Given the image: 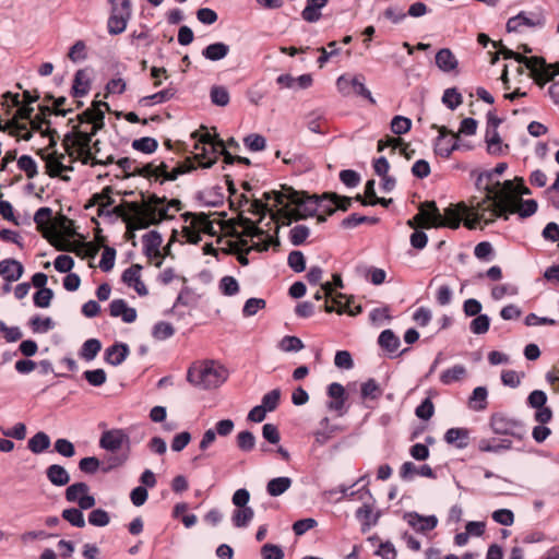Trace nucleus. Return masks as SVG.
I'll use <instances>...</instances> for the list:
<instances>
[{
	"label": "nucleus",
	"mask_w": 559,
	"mask_h": 559,
	"mask_svg": "<svg viewBox=\"0 0 559 559\" xmlns=\"http://www.w3.org/2000/svg\"><path fill=\"white\" fill-rule=\"evenodd\" d=\"M237 447L242 452H250L254 449L255 437L249 430L240 431L236 438Z\"/></svg>",
	"instance_id": "obj_52"
},
{
	"label": "nucleus",
	"mask_w": 559,
	"mask_h": 559,
	"mask_svg": "<svg viewBox=\"0 0 559 559\" xmlns=\"http://www.w3.org/2000/svg\"><path fill=\"white\" fill-rule=\"evenodd\" d=\"M116 260V249L109 246L104 248L102 259L99 261V267L104 272H109L114 269Z\"/></svg>",
	"instance_id": "obj_61"
},
{
	"label": "nucleus",
	"mask_w": 559,
	"mask_h": 559,
	"mask_svg": "<svg viewBox=\"0 0 559 559\" xmlns=\"http://www.w3.org/2000/svg\"><path fill=\"white\" fill-rule=\"evenodd\" d=\"M490 328V318L488 314L480 313L476 316L469 323L472 333L481 335L488 332Z\"/></svg>",
	"instance_id": "obj_49"
},
{
	"label": "nucleus",
	"mask_w": 559,
	"mask_h": 559,
	"mask_svg": "<svg viewBox=\"0 0 559 559\" xmlns=\"http://www.w3.org/2000/svg\"><path fill=\"white\" fill-rule=\"evenodd\" d=\"M143 252L147 258L159 255V247L163 242L162 235L157 230H151L143 235Z\"/></svg>",
	"instance_id": "obj_19"
},
{
	"label": "nucleus",
	"mask_w": 559,
	"mask_h": 559,
	"mask_svg": "<svg viewBox=\"0 0 559 559\" xmlns=\"http://www.w3.org/2000/svg\"><path fill=\"white\" fill-rule=\"evenodd\" d=\"M166 198L163 197H157L156 194H153L151 198H150V202L156 207V210L158 211V218H156L155 216L153 217V219L151 221V224H156L158 223L159 221H163V219H171L174 216L171 215H168V205L164 206V204L166 203Z\"/></svg>",
	"instance_id": "obj_45"
},
{
	"label": "nucleus",
	"mask_w": 559,
	"mask_h": 559,
	"mask_svg": "<svg viewBox=\"0 0 559 559\" xmlns=\"http://www.w3.org/2000/svg\"><path fill=\"white\" fill-rule=\"evenodd\" d=\"M499 191L495 192L489 186L485 187L487 197L479 202L474 211L469 214L471 218L465 222L468 229H475L477 225L484 223L489 225L498 217L509 219V214L515 212V207L520 204L518 214L521 218H527L534 215L537 211L538 204L535 200H523L516 193L514 181L506 180L502 183L496 182Z\"/></svg>",
	"instance_id": "obj_1"
},
{
	"label": "nucleus",
	"mask_w": 559,
	"mask_h": 559,
	"mask_svg": "<svg viewBox=\"0 0 559 559\" xmlns=\"http://www.w3.org/2000/svg\"><path fill=\"white\" fill-rule=\"evenodd\" d=\"M83 377L92 386H102L107 380V374L102 368L86 370L83 372Z\"/></svg>",
	"instance_id": "obj_57"
},
{
	"label": "nucleus",
	"mask_w": 559,
	"mask_h": 559,
	"mask_svg": "<svg viewBox=\"0 0 559 559\" xmlns=\"http://www.w3.org/2000/svg\"><path fill=\"white\" fill-rule=\"evenodd\" d=\"M485 142L487 143V152L490 155H499L502 152L501 138L498 130H486Z\"/></svg>",
	"instance_id": "obj_44"
},
{
	"label": "nucleus",
	"mask_w": 559,
	"mask_h": 559,
	"mask_svg": "<svg viewBox=\"0 0 559 559\" xmlns=\"http://www.w3.org/2000/svg\"><path fill=\"white\" fill-rule=\"evenodd\" d=\"M109 314L114 318H121L124 323H133L138 318L135 308L129 307L122 298L114 299L109 304Z\"/></svg>",
	"instance_id": "obj_13"
},
{
	"label": "nucleus",
	"mask_w": 559,
	"mask_h": 559,
	"mask_svg": "<svg viewBox=\"0 0 559 559\" xmlns=\"http://www.w3.org/2000/svg\"><path fill=\"white\" fill-rule=\"evenodd\" d=\"M310 235V229L306 225H296L289 230V241L298 247L305 243Z\"/></svg>",
	"instance_id": "obj_51"
},
{
	"label": "nucleus",
	"mask_w": 559,
	"mask_h": 559,
	"mask_svg": "<svg viewBox=\"0 0 559 559\" xmlns=\"http://www.w3.org/2000/svg\"><path fill=\"white\" fill-rule=\"evenodd\" d=\"M412 128V120L404 116H395L391 121V131L396 135L407 133Z\"/></svg>",
	"instance_id": "obj_56"
},
{
	"label": "nucleus",
	"mask_w": 559,
	"mask_h": 559,
	"mask_svg": "<svg viewBox=\"0 0 559 559\" xmlns=\"http://www.w3.org/2000/svg\"><path fill=\"white\" fill-rule=\"evenodd\" d=\"M408 524L417 532L424 533L432 531L437 526L438 520L435 515L421 516L417 513H409Z\"/></svg>",
	"instance_id": "obj_23"
},
{
	"label": "nucleus",
	"mask_w": 559,
	"mask_h": 559,
	"mask_svg": "<svg viewBox=\"0 0 559 559\" xmlns=\"http://www.w3.org/2000/svg\"><path fill=\"white\" fill-rule=\"evenodd\" d=\"M91 90V80L85 69H80L75 72L71 94L73 97H83Z\"/></svg>",
	"instance_id": "obj_18"
},
{
	"label": "nucleus",
	"mask_w": 559,
	"mask_h": 559,
	"mask_svg": "<svg viewBox=\"0 0 559 559\" xmlns=\"http://www.w3.org/2000/svg\"><path fill=\"white\" fill-rule=\"evenodd\" d=\"M46 475L49 481L56 487L66 486L70 480V475L67 469L59 465L52 464L47 467Z\"/></svg>",
	"instance_id": "obj_28"
},
{
	"label": "nucleus",
	"mask_w": 559,
	"mask_h": 559,
	"mask_svg": "<svg viewBox=\"0 0 559 559\" xmlns=\"http://www.w3.org/2000/svg\"><path fill=\"white\" fill-rule=\"evenodd\" d=\"M377 342L390 356L395 353L401 345L400 337L391 329L383 330L378 336Z\"/></svg>",
	"instance_id": "obj_26"
},
{
	"label": "nucleus",
	"mask_w": 559,
	"mask_h": 559,
	"mask_svg": "<svg viewBox=\"0 0 559 559\" xmlns=\"http://www.w3.org/2000/svg\"><path fill=\"white\" fill-rule=\"evenodd\" d=\"M379 223L378 217L359 215L358 213H352L341 222V226L345 229H352L360 224L376 225Z\"/></svg>",
	"instance_id": "obj_34"
},
{
	"label": "nucleus",
	"mask_w": 559,
	"mask_h": 559,
	"mask_svg": "<svg viewBox=\"0 0 559 559\" xmlns=\"http://www.w3.org/2000/svg\"><path fill=\"white\" fill-rule=\"evenodd\" d=\"M100 349V341L97 338H90L83 343L80 349V356L86 361H91L97 356Z\"/></svg>",
	"instance_id": "obj_42"
},
{
	"label": "nucleus",
	"mask_w": 559,
	"mask_h": 559,
	"mask_svg": "<svg viewBox=\"0 0 559 559\" xmlns=\"http://www.w3.org/2000/svg\"><path fill=\"white\" fill-rule=\"evenodd\" d=\"M435 414V405L430 397H426L416 407L415 415L421 420H429Z\"/></svg>",
	"instance_id": "obj_60"
},
{
	"label": "nucleus",
	"mask_w": 559,
	"mask_h": 559,
	"mask_svg": "<svg viewBox=\"0 0 559 559\" xmlns=\"http://www.w3.org/2000/svg\"><path fill=\"white\" fill-rule=\"evenodd\" d=\"M130 348L127 343L115 342L107 347L104 354V360L111 366H120L129 356Z\"/></svg>",
	"instance_id": "obj_14"
},
{
	"label": "nucleus",
	"mask_w": 559,
	"mask_h": 559,
	"mask_svg": "<svg viewBox=\"0 0 559 559\" xmlns=\"http://www.w3.org/2000/svg\"><path fill=\"white\" fill-rule=\"evenodd\" d=\"M324 200L323 194L321 197L317 194L308 195L305 192L299 193L298 191L289 188L288 201L297 207L296 221L314 216L318 209L323 206Z\"/></svg>",
	"instance_id": "obj_7"
},
{
	"label": "nucleus",
	"mask_w": 559,
	"mask_h": 559,
	"mask_svg": "<svg viewBox=\"0 0 559 559\" xmlns=\"http://www.w3.org/2000/svg\"><path fill=\"white\" fill-rule=\"evenodd\" d=\"M110 14L107 20V31L110 35L122 34L132 16L130 0H109Z\"/></svg>",
	"instance_id": "obj_5"
},
{
	"label": "nucleus",
	"mask_w": 559,
	"mask_h": 559,
	"mask_svg": "<svg viewBox=\"0 0 559 559\" xmlns=\"http://www.w3.org/2000/svg\"><path fill=\"white\" fill-rule=\"evenodd\" d=\"M175 328L166 321H158L152 328V336L157 341H165L174 336Z\"/></svg>",
	"instance_id": "obj_41"
},
{
	"label": "nucleus",
	"mask_w": 559,
	"mask_h": 559,
	"mask_svg": "<svg viewBox=\"0 0 559 559\" xmlns=\"http://www.w3.org/2000/svg\"><path fill=\"white\" fill-rule=\"evenodd\" d=\"M329 0H307L301 11V17L308 23H316L321 19L320 10L328 4Z\"/></svg>",
	"instance_id": "obj_24"
},
{
	"label": "nucleus",
	"mask_w": 559,
	"mask_h": 559,
	"mask_svg": "<svg viewBox=\"0 0 559 559\" xmlns=\"http://www.w3.org/2000/svg\"><path fill=\"white\" fill-rule=\"evenodd\" d=\"M129 442V436L123 429L106 430L99 439V447L106 451L116 452Z\"/></svg>",
	"instance_id": "obj_9"
},
{
	"label": "nucleus",
	"mask_w": 559,
	"mask_h": 559,
	"mask_svg": "<svg viewBox=\"0 0 559 559\" xmlns=\"http://www.w3.org/2000/svg\"><path fill=\"white\" fill-rule=\"evenodd\" d=\"M265 306H266V301L264 299L251 297L246 300L243 308H242V314H243V317H252L259 310L264 309Z\"/></svg>",
	"instance_id": "obj_59"
},
{
	"label": "nucleus",
	"mask_w": 559,
	"mask_h": 559,
	"mask_svg": "<svg viewBox=\"0 0 559 559\" xmlns=\"http://www.w3.org/2000/svg\"><path fill=\"white\" fill-rule=\"evenodd\" d=\"M355 516L361 524V532L367 533L378 523L380 513L374 512L373 502L365 501L362 506L356 510Z\"/></svg>",
	"instance_id": "obj_12"
},
{
	"label": "nucleus",
	"mask_w": 559,
	"mask_h": 559,
	"mask_svg": "<svg viewBox=\"0 0 559 559\" xmlns=\"http://www.w3.org/2000/svg\"><path fill=\"white\" fill-rule=\"evenodd\" d=\"M438 129L439 135L435 141V153L443 158H449L454 151L461 150V140L459 134L448 130L447 127L433 124Z\"/></svg>",
	"instance_id": "obj_8"
},
{
	"label": "nucleus",
	"mask_w": 559,
	"mask_h": 559,
	"mask_svg": "<svg viewBox=\"0 0 559 559\" xmlns=\"http://www.w3.org/2000/svg\"><path fill=\"white\" fill-rule=\"evenodd\" d=\"M246 147L252 152H260L265 148L266 140L263 135L251 133L243 139Z\"/></svg>",
	"instance_id": "obj_63"
},
{
	"label": "nucleus",
	"mask_w": 559,
	"mask_h": 559,
	"mask_svg": "<svg viewBox=\"0 0 559 559\" xmlns=\"http://www.w3.org/2000/svg\"><path fill=\"white\" fill-rule=\"evenodd\" d=\"M86 491H66V499L69 502H78L83 510L91 509L95 504V498L86 495Z\"/></svg>",
	"instance_id": "obj_37"
},
{
	"label": "nucleus",
	"mask_w": 559,
	"mask_h": 559,
	"mask_svg": "<svg viewBox=\"0 0 559 559\" xmlns=\"http://www.w3.org/2000/svg\"><path fill=\"white\" fill-rule=\"evenodd\" d=\"M382 395V389L373 378H369L360 385V396L362 400H378Z\"/></svg>",
	"instance_id": "obj_38"
},
{
	"label": "nucleus",
	"mask_w": 559,
	"mask_h": 559,
	"mask_svg": "<svg viewBox=\"0 0 559 559\" xmlns=\"http://www.w3.org/2000/svg\"><path fill=\"white\" fill-rule=\"evenodd\" d=\"M53 298V290L51 288H43L33 295L34 306L37 308H48Z\"/></svg>",
	"instance_id": "obj_55"
},
{
	"label": "nucleus",
	"mask_w": 559,
	"mask_h": 559,
	"mask_svg": "<svg viewBox=\"0 0 559 559\" xmlns=\"http://www.w3.org/2000/svg\"><path fill=\"white\" fill-rule=\"evenodd\" d=\"M176 92L177 91L175 87L169 86V87L164 88V90H162L157 93H154L152 95L141 97L139 99V105L147 107V106H152L154 104H162V103L168 102L175 97Z\"/></svg>",
	"instance_id": "obj_25"
},
{
	"label": "nucleus",
	"mask_w": 559,
	"mask_h": 559,
	"mask_svg": "<svg viewBox=\"0 0 559 559\" xmlns=\"http://www.w3.org/2000/svg\"><path fill=\"white\" fill-rule=\"evenodd\" d=\"M81 122L92 124L91 131L87 133L93 138L104 127L105 112L104 110H85L79 116Z\"/></svg>",
	"instance_id": "obj_22"
},
{
	"label": "nucleus",
	"mask_w": 559,
	"mask_h": 559,
	"mask_svg": "<svg viewBox=\"0 0 559 559\" xmlns=\"http://www.w3.org/2000/svg\"><path fill=\"white\" fill-rule=\"evenodd\" d=\"M530 70V75L534 79L535 83L540 87L551 81L556 73L551 71V64L547 63L544 59V63H536L531 67H526Z\"/></svg>",
	"instance_id": "obj_17"
},
{
	"label": "nucleus",
	"mask_w": 559,
	"mask_h": 559,
	"mask_svg": "<svg viewBox=\"0 0 559 559\" xmlns=\"http://www.w3.org/2000/svg\"><path fill=\"white\" fill-rule=\"evenodd\" d=\"M328 395L332 399L328 402L326 407L330 411H335L338 415H344L346 413L345 402L347 399V394L345 392L344 386L338 382H333L328 386Z\"/></svg>",
	"instance_id": "obj_11"
},
{
	"label": "nucleus",
	"mask_w": 559,
	"mask_h": 559,
	"mask_svg": "<svg viewBox=\"0 0 559 559\" xmlns=\"http://www.w3.org/2000/svg\"><path fill=\"white\" fill-rule=\"evenodd\" d=\"M352 94L367 99L371 105H376V99L371 92L365 85V76L357 74L352 78Z\"/></svg>",
	"instance_id": "obj_31"
},
{
	"label": "nucleus",
	"mask_w": 559,
	"mask_h": 559,
	"mask_svg": "<svg viewBox=\"0 0 559 559\" xmlns=\"http://www.w3.org/2000/svg\"><path fill=\"white\" fill-rule=\"evenodd\" d=\"M253 510L250 507L236 509L233 513V523L236 527H245L253 519Z\"/></svg>",
	"instance_id": "obj_50"
},
{
	"label": "nucleus",
	"mask_w": 559,
	"mask_h": 559,
	"mask_svg": "<svg viewBox=\"0 0 559 559\" xmlns=\"http://www.w3.org/2000/svg\"><path fill=\"white\" fill-rule=\"evenodd\" d=\"M228 378V370L215 361H205L203 366H191L187 372V380L192 385L203 390L215 389Z\"/></svg>",
	"instance_id": "obj_4"
},
{
	"label": "nucleus",
	"mask_w": 559,
	"mask_h": 559,
	"mask_svg": "<svg viewBox=\"0 0 559 559\" xmlns=\"http://www.w3.org/2000/svg\"><path fill=\"white\" fill-rule=\"evenodd\" d=\"M466 376V368L463 365H455L448 368L440 374V381L444 385H450L462 380Z\"/></svg>",
	"instance_id": "obj_33"
},
{
	"label": "nucleus",
	"mask_w": 559,
	"mask_h": 559,
	"mask_svg": "<svg viewBox=\"0 0 559 559\" xmlns=\"http://www.w3.org/2000/svg\"><path fill=\"white\" fill-rule=\"evenodd\" d=\"M444 441L457 449H465L469 444V431L466 428H450L444 433Z\"/></svg>",
	"instance_id": "obj_20"
},
{
	"label": "nucleus",
	"mask_w": 559,
	"mask_h": 559,
	"mask_svg": "<svg viewBox=\"0 0 559 559\" xmlns=\"http://www.w3.org/2000/svg\"><path fill=\"white\" fill-rule=\"evenodd\" d=\"M211 103L218 107H225L230 102V95L226 86L213 85L210 90Z\"/></svg>",
	"instance_id": "obj_36"
},
{
	"label": "nucleus",
	"mask_w": 559,
	"mask_h": 559,
	"mask_svg": "<svg viewBox=\"0 0 559 559\" xmlns=\"http://www.w3.org/2000/svg\"><path fill=\"white\" fill-rule=\"evenodd\" d=\"M24 273L23 264L12 258L0 261V276L8 283L19 281Z\"/></svg>",
	"instance_id": "obj_15"
},
{
	"label": "nucleus",
	"mask_w": 559,
	"mask_h": 559,
	"mask_svg": "<svg viewBox=\"0 0 559 559\" xmlns=\"http://www.w3.org/2000/svg\"><path fill=\"white\" fill-rule=\"evenodd\" d=\"M219 289L225 296H234L239 292V284L234 276L226 275L219 281Z\"/></svg>",
	"instance_id": "obj_62"
},
{
	"label": "nucleus",
	"mask_w": 559,
	"mask_h": 559,
	"mask_svg": "<svg viewBox=\"0 0 559 559\" xmlns=\"http://www.w3.org/2000/svg\"><path fill=\"white\" fill-rule=\"evenodd\" d=\"M442 103L451 110L456 109L462 103V94L456 87L447 88L442 95Z\"/></svg>",
	"instance_id": "obj_48"
},
{
	"label": "nucleus",
	"mask_w": 559,
	"mask_h": 559,
	"mask_svg": "<svg viewBox=\"0 0 559 559\" xmlns=\"http://www.w3.org/2000/svg\"><path fill=\"white\" fill-rule=\"evenodd\" d=\"M28 326L33 333H47L55 328V321L50 317L34 316L29 319Z\"/></svg>",
	"instance_id": "obj_40"
},
{
	"label": "nucleus",
	"mask_w": 559,
	"mask_h": 559,
	"mask_svg": "<svg viewBox=\"0 0 559 559\" xmlns=\"http://www.w3.org/2000/svg\"><path fill=\"white\" fill-rule=\"evenodd\" d=\"M191 136L197 140L194 150L201 151L194 155V158L205 159L200 164L202 168H211L219 156L224 157V163L227 165L236 163L237 155H233L226 150L225 141L219 139L217 134L213 136L207 131L203 133L194 131Z\"/></svg>",
	"instance_id": "obj_3"
},
{
	"label": "nucleus",
	"mask_w": 559,
	"mask_h": 559,
	"mask_svg": "<svg viewBox=\"0 0 559 559\" xmlns=\"http://www.w3.org/2000/svg\"><path fill=\"white\" fill-rule=\"evenodd\" d=\"M489 425L496 435L510 436L518 440H523L526 435L525 426L521 420L508 417L502 413L492 414Z\"/></svg>",
	"instance_id": "obj_6"
},
{
	"label": "nucleus",
	"mask_w": 559,
	"mask_h": 559,
	"mask_svg": "<svg viewBox=\"0 0 559 559\" xmlns=\"http://www.w3.org/2000/svg\"><path fill=\"white\" fill-rule=\"evenodd\" d=\"M281 400V390L273 389L262 397L261 406L265 408L266 412H273L277 408Z\"/></svg>",
	"instance_id": "obj_58"
},
{
	"label": "nucleus",
	"mask_w": 559,
	"mask_h": 559,
	"mask_svg": "<svg viewBox=\"0 0 559 559\" xmlns=\"http://www.w3.org/2000/svg\"><path fill=\"white\" fill-rule=\"evenodd\" d=\"M436 64L443 72H451L457 68V59L449 48H442L436 53Z\"/></svg>",
	"instance_id": "obj_27"
},
{
	"label": "nucleus",
	"mask_w": 559,
	"mask_h": 559,
	"mask_svg": "<svg viewBox=\"0 0 559 559\" xmlns=\"http://www.w3.org/2000/svg\"><path fill=\"white\" fill-rule=\"evenodd\" d=\"M229 52V46L222 41H216L207 45L202 50V56L210 61H219L224 59Z\"/></svg>",
	"instance_id": "obj_29"
},
{
	"label": "nucleus",
	"mask_w": 559,
	"mask_h": 559,
	"mask_svg": "<svg viewBox=\"0 0 559 559\" xmlns=\"http://www.w3.org/2000/svg\"><path fill=\"white\" fill-rule=\"evenodd\" d=\"M500 52L503 55L504 59H513L516 62H519L520 64H524L525 67H531L536 63H544L543 57H537V56L526 57L524 55L515 52V51H513L507 47H503V46H502Z\"/></svg>",
	"instance_id": "obj_32"
},
{
	"label": "nucleus",
	"mask_w": 559,
	"mask_h": 559,
	"mask_svg": "<svg viewBox=\"0 0 559 559\" xmlns=\"http://www.w3.org/2000/svg\"><path fill=\"white\" fill-rule=\"evenodd\" d=\"M400 476L404 480H412L416 476H424L428 478L436 477L433 469L429 465L424 464L420 467H417L413 462H405L402 464Z\"/></svg>",
	"instance_id": "obj_16"
},
{
	"label": "nucleus",
	"mask_w": 559,
	"mask_h": 559,
	"mask_svg": "<svg viewBox=\"0 0 559 559\" xmlns=\"http://www.w3.org/2000/svg\"><path fill=\"white\" fill-rule=\"evenodd\" d=\"M17 167L26 174L28 179H33L38 175L37 163L31 155L20 156Z\"/></svg>",
	"instance_id": "obj_46"
},
{
	"label": "nucleus",
	"mask_w": 559,
	"mask_h": 559,
	"mask_svg": "<svg viewBox=\"0 0 559 559\" xmlns=\"http://www.w3.org/2000/svg\"><path fill=\"white\" fill-rule=\"evenodd\" d=\"M131 146L133 150L144 153V154H152L154 153L158 147V142L156 139L151 136H143L140 139H135L132 141Z\"/></svg>",
	"instance_id": "obj_43"
},
{
	"label": "nucleus",
	"mask_w": 559,
	"mask_h": 559,
	"mask_svg": "<svg viewBox=\"0 0 559 559\" xmlns=\"http://www.w3.org/2000/svg\"><path fill=\"white\" fill-rule=\"evenodd\" d=\"M262 559H283V549L274 544H264L261 548Z\"/></svg>",
	"instance_id": "obj_64"
},
{
	"label": "nucleus",
	"mask_w": 559,
	"mask_h": 559,
	"mask_svg": "<svg viewBox=\"0 0 559 559\" xmlns=\"http://www.w3.org/2000/svg\"><path fill=\"white\" fill-rule=\"evenodd\" d=\"M461 209L465 210V204L462 203L457 206L451 204L444 210V214L442 215L435 201H426L420 204L419 213L414 219L419 222L423 228L448 227L457 229L462 222Z\"/></svg>",
	"instance_id": "obj_2"
},
{
	"label": "nucleus",
	"mask_w": 559,
	"mask_h": 559,
	"mask_svg": "<svg viewBox=\"0 0 559 559\" xmlns=\"http://www.w3.org/2000/svg\"><path fill=\"white\" fill-rule=\"evenodd\" d=\"M81 122L92 124L91 131L87 133L93 138L104 127L105 112L104 110H85L79 116Z\"/></svg>",
	"instance_id": "obj_21"
},
{
	"label": "nucleus",
	"mask_w": 559,
	"mask_h": 559,
	"mask_svg": "<svg viewBox=\"0 0 559 559\" xmlns=\"http://www.w3.org/2000/svg\"><path fill=\"white\" fill-rule=\"evenodd\" d=\"M288 266L296 273H301L306 270V258L299 250L289 252L287 258Z\"/></svg>",
	"instance_id": "obj_53"
},
{
	"label": "nucleus",
	"mask_w": 559,
	"mask_h": 559,
	"mask_svg": "<svg viewBox=\"0 0 559 559\" xmlns=\"http://www.w3.org/2000/svg\"><path fill=\"white\" fill-rule=\"evenodd\" d=\"M488 391L486 386H477L469 397V406L474 411H484L487 407Z\"/></svg>",
	"instance_id": "obj_39"
},
{
	"label": "nucleus",
	"mask_w": 559,
	"mask_h": 559,
	"mask_svg": "<svg viewBox=\"0 0 559 559\" xmlns=\"http://www.w3.org/2000/svg\"><path fill=\"white\" fill-rule=\"evenodd\" d=\"M323 198L335 205L337 210L347 211L352 206L353 198L338 195L335 192H325Z\"/></svg>",
	"instance_id": "obj_54"
},
{
	"label": "nucleus",
	"mask_w": 559,
	"mask_h": 559,
	"mask_svg": "<svg viewBox=\"0 0 559 559\" xmlns=\"http://www.w3.org/2000/svg\"><path fill=\"white\" fill-rule=\"evenodd\" d=\"M241 226L243 227V235L250 238H258L263 240L264 237H269L266 233L260 228L253 221L247 217L241 218Z\"/></svg>",
	"instance_id": "obj_47"
},
{
	"label": "nucleus",
	"mask_w": 559,
	"mask_h": 559,
	"mask_svg": "<svg viewBox=\"0 0 559 559\" xmlns=\"http://www.w3.org/2000/svg\"><path fill=\"white\" fill-rule=\"evenodd\" d=\"M141 264H132L122 272L121 281L129 287H133L139 296H146L148 290L145 284L141 281Z\"/></svg>",
	"instance_id": "obj_10"
},
{
	"label": "nucleus",
	"mask_w": 559,
	"mask_h": 559,
	"mask_svg": "<svg viewBox=\"0 0 559 559\" xmlns=\"http://www.w3.org/2000/svg\"><path fill=\"white\" fill-rule=\"evenodd\" d=\"M27 447L35 454L43 453L50 447V438L46 432L39 431L28 440Z\"/></svg>",
	"instance_id": "obj_35"
},
{
	"label": "nucleus",
	"mask_w": 559,
	"mask_h": 559,
	"mask_svg": "<svg viewBox=\"0 0 559 559\" xmlns=\"http://www.w3.org/2000/svg\"><path fill=\"white\" fill-rule=\"evenodd\" d=\"M353 297H346V295L342 293L335 294V296L332 297V301L337 305V313H347L349 316H357L362 312V307L360 305L355 306L354 308L350 307Z\"/></svg>",
	"instance_id": "obj_30"
}]
</instances>
